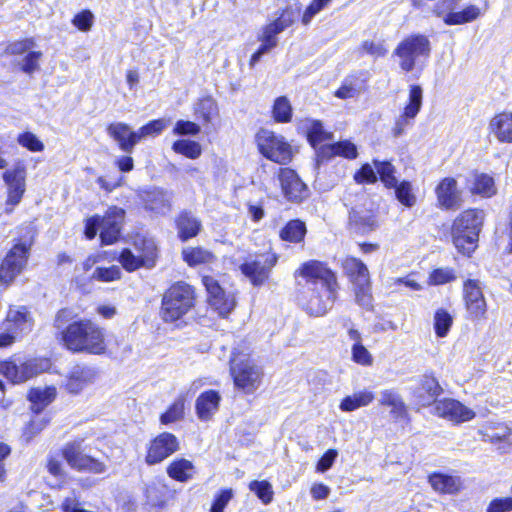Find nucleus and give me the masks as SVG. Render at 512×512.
I'll return each mask as SVG.
<instances>
[{"instance_id": "obj_17", "label": "nucleus", "mask_w": 512, "mask_h": 512, "mask_svg": "<svg viewBox=\"0 0 512 512\" xmlns=\"http://www.w3.org/2000/svg\"><path fill=\"white\" fill-rule=\"evenodd\" d=\"M25 178L26 167L21 161L4 172L3 180L8 189L7 205L15 206L20 203L25 192Z\"/></svg>"}, {"instance_id": "obj_54", "label": "nucleus", "mask_w": 512, "mask_h": 512, "mask_svg": "<svg viewBox=\"0 0 512 512\" xmlns=\"http://www.w3.org/2000/svg\"><path fill=\"white\" fill-rule=\"evenodd\" d=\"M17 142L31 152H41L44 150L43 142L34 133L29 131L19 134Z\"/></svg>"}, {"instance_id": "obj_15", "label": "nucleus", "mask_w": 512, "mask_h": 512, "mask_svg": "<svg viewBox=\"0 0 512 512\" xmlns=\"http://www.w3.org/2000/svg\"><path fill=\"white\" fill-rule=\"evenodd\" d=\"M43 370L42 362L37 359L19 361V363L13 360L0 363V374L13 384L25 382Z\"/></svg>"}, {"instance_id": "obj_49", "label": "nucleus", "mask_w": 512, "mask_h": 512, "mask_svg": "<svg viewBox=\"0 0 512 512\" xmlns=\"http://www.w3.org/2000/svg\"><path fill=\"white\" fill-rule=\"evenodd\" d=\"M373 163L377 170V173L380 176L381 181L385 184V186L388 188L396 186L397 179L394 176V166L387 161L374 160Z\"/></svg>"}, {"instance_id": "obj_19", "label": "nucleus", "mask_w": 512, "mask_h": 512, "mask_svg": "<svg viewBox=\"0 0 512 512\" xmlns=\"http://www.w3.org/2000/svg\"><path fill=\"white\" fill-rule=\"evenodd\" d=\"M125 218V210L116 206L110 207L101 217L100 238L102 244L110 245L120 237V231Z\"/></svg>"}, {"instance_id": "obj_29", "label": "nucleus", "mask_w": 512, "mask_h": 512, "mask_svg": "<svg viewBox=\"0 0 512 512\" xmlns=\"http://www.w3.org/2000/svg\"><path fill=\"white\" fill-rule=\"evenodd\" d=\"M341 266L352 284L368 282L370 278L368 268L360 259L347 256L341 260Z\"/></svg>"}, {"instance_id": "obj_45", "label": "nucleus", "mask_w": 512, "mask_h": 512, "mask_svg": "<svg viewBox=\"0 0 512 512\" xmlns=\"http://www.w3.org/2000/svg\"><path fill=\"white\" fill-rule=\"evenodd\" d=\"M471 191L483 197H491L496 193L493 178L487 174L476 175Z\"/></svg>"}, {"instance_id": "obj_52", "label": "nucleus", "mask_w": 512, "mask_h": 512, "mask_svg": "<svg viewBox=\"0 0 512 512\" xmlns=\"http://www.w3.org/2000/svg\"><path fill=\"white\" fill-rule=\"evenodd\" d=\"M184 415V400L177 399L165 413L160 416V422L163 425H168L180 420Z\"/></svg>"}, {"instance_id": "obj_14", "label": "nucleus", "mask_w": 512, "mask_h": 512, "mask_svg": "<svg viewBox=\"0 0 512 512\" xmlns=\"http://www.w3.org/2000/svg\"><path fill=\"white\" fill-rule=\"evenodd\" d=\"M179 449V441L174 434L169 432L160 433L147 445L145 462L148 465L159 464Z\"/></svg>"}, {"instance_id": "obj_44", "label": "nucleus", "mask_w": 512, "mask_h": 512, "mask_svg": "<svg viewBox=\"0 0 512 512\" xmlns=\"http://www.w3.org/2000/svg\"><path fill=\"white\" fill-rule=\"evenodd\" d=\"M356 303L366 310L373 308V297L371 293V282H357L353 284Z\"/></svg>"}, {"instance_id": "obj_5", "label": "nucleus", "mask_w": 512, "mask_h": 512, "mask_svg": "<svg viewBox=\"0 0 512 512\" xmlns=\"http://www.w3.org/2000/svg\"><path fill=\"white\" fill-rule=\"evenodd\" d=\"M431 47L429 39L422 34H413L404 38L395 48L393 56L398 58V64L401 70L411 72L417 61L421 58H427Z\"/></svg>"}, {"instance_id": "obj_3", "label": "nucleus", "mask_w": 512, "mask_h": 512, "mask_svg": "<svg viewBox=\"0 0 512 512\" xmlns=\"http://www.w3.org/2000/svg\"><path fill=\"white\" fill-rule=\"evenodd\" d=\"M194 305L195 293L192 286L177 282L163 294L159 315L165 323L180 326Z\"/></svg>"}, {"instance_id": "obj_42", "label": "nucleus", "mask_w": 512, "mask_h": 512, "mask_svg": "<svg viewBox=\"0 0 512 512\" xmlns=\"http://www.w3.org/2000/svg\"><path fill=\"white\" fill-rule=\"evenodd\" d=\"M218 114L216 101L211 97L200 99L195 105V115L204 123H209Z\"/></svg>"}, {"instance_id": "obj_16", "label": "nucleus", "mask_w": 512, "mask_h": 512, "mask_svg": "<svg viewBox=\"0 0 512 512\" xmlns=\"http://www.w3.org/2000/svg\"><path fill=\"white\" fill-rule=\"evenodd\" d=\"M202 283L208 294V302L220 316H227L235 307L233 294L227 293L212 276H204Z\"/></svg>"}, {"instance_id": "obj_60", "label": "nucleus", "mask_w": 512, "mask_h": 512, "mask_svg": "<svg viewBox=\"0 0 512 512\" xmlns=\"http://www.w3.org/2000/svg\"><path fill=\"white\" fill-rule=\"evenodd\" d=\"M42 53L39 51L29 52L21 62V69L27 74H31L39 68L38 61Z\"/></svg>"}, {"instance_id": "obj_32", "label": "nucleus", "mask_w": 512, "mask_h": 512, "mask_svg": "<svg viewBox=\"0 0 512 512\" xmlns=\"http://www.w3.org/2000/svg\"><path fill=\"white\" fill-rule=\"evenodd\" d=\"M178 234L182 241L195 237L200 229L201 222L191 212L183 211L176 220Z\"/></svg>"}, {"instance_id": "obj_40", "label": "nucleus", "mask_w": 512, "mask_h": 512, "mask_svg": "<svg viewBox=\"0 0 512 512\" xmlns=\"http://www.w3.org/2000/svg\"><path fill=\"white\" fill-rule=\"evenodd\" d=\"M306 226L300 220L289 221L280 231V238L283 241L299 243L304 239Z\"/></svg>"}, {"instance_id": "obj_48", "label": "nucleus", "mask_w": 512, "mask_h": 512, "mask_svg": "<svg viewBox=\"0 0 512 512\" xmlns=\"http://www.w3.org/2000/svg\"><path fill=\"white\" fill-rule=\"evenodd\" d=\"M395 188V196L397 200L406 207H412L416 204V195L413 193L412 185L408 181L397 183Z\"/></svg>"}, {"instance_id": "obj_51", "label": "nucleus", "mask_w": 512, "mask_h": 512, "mask_svg": "<svg viewBox=\"0 0 512 512\" xmlns=\"http://www.w3.org/2000/svg\"><path fill=\"white\" fill-rule=\"evenodd\" d=\"M118 262L128 272H133L144 267L143 259H141L139 255H135L128 248H125L120 252Z\"/></svg>"}, {"instance_id": "obj_21", "label": "nucleus", "mask_w": 512, "mask_h": 512, "mask_svg": "<svg viewBox=\"0 0 512 512\" xmlns=\"http://www.w3.org/2000/svg\"><path fill=\"white\" fill-rule=\"evenodd\" d=\"M279 180L282 191L289 201L301 202L308 197V188L297 173L290 168H281Z\"/></svg>"}, {"instance_id": "obj_23", "label": "nucleus", "mask_w": 512, "mask_h": 512, "mask_svg": "<svg viewBox=\"0 0 512 512\" xmlns=\"http://www.w3.org/2000/svg\"><path fill=\"white\" fill-rule=\"evenodd\" d=\"M442 387L438 380L430 375L422 376L417 385L412 389L413 398L419 406L435 405L436 398L442 393Z\"/></svg>"}, {"instance_id": "obj_46", "label": "nucleus", "mask_w": 512, "mask_h": 512, "mask_svg": "<svg viewBox=\"0 0 512 512\" xmlns=\"http://www.w3.org/2000/svg\"><path fill=\"white\" fill-rule=\"evenodd\" d=\"M172 149L178 154H182L190 159H197L202 153L201 145L192 140H177L173 143Z\"/></svg>"}, {"instance_id": "obj_27", "label": "nucleus", "mask_w": 512, "mask_h": 512, "mask_svg": "<svg viewBox=\"0 0 512 512\" xmlns=\"http://www.w3.org/2000/svg\"><path fill=\"white\" fill-rule=\"evenodd\" d=\"M336 155L345 157L347 159H355L358 155L357 147L349 140L339 141L330 145H324L318 152V159L319 161H324Z\"/></svg>"}, {"instance_id": "obj_25", "label": "nucleus", "mask_w": 512, "mask_h": 512, "mask_svg": "<svg viewBox=\"0 0 512 512\" xmlns=\"http://www.w3.org/2000/svg\"><path fill=\"white\" fill-rule=\"evenodd\" d=\"M221 396L216 390H208L201 393L196 399V414L201 421L210 420L218 411Z\"/></svg>"}, {"instance_id": "obj_35", "label": "nucleus", "mask_w": 512, "mask_h": 512, "mask_svg": "<svg viewBox=\"0 0 512 512\" xmlns=\"http://www.w3.org/2000/svg\"><path fill=\"white\" fill-rule=\"evenodd\" d=\"M429 483L431 484L435 491L446 494L456 493L461 486V481L459 477L443 473L431 474L429 476Z\"/></svg>"}, {"instance_id": "obj_4", "label": "nucleus", "mask_w": 512, "mask_h": 512, "mask_svg": "<svg viewBox=\"0 0 512 512\" xmlns=\"http://www.w3.org/2000/svg\"><path fill=\"white\" fill-rule=\"evenodd\" d=\"M483 221L484 212L478 209L464 210L454 219L451 237L459 252L469 255L475 250Z\"/></svg>"}, {"instance_id": "obj_12", "label": "nucleus", "mask_w": 512, "mask_h": 512, "mask_svg": "<svg viewBox=\"0 0 512 512\" xmlns=\"http://www.w3.org/2000/svg\"><path fill=\"white\" fill-rule=\"evenodd\" d=\"M34 327V318L28 307L23 305L9 306L1 329L8 330L16 336L17 341L28 335Z\"/></svg>"}, {"instance_id": "obj_36", "label": "nucleus", "mask_w": 512, "mask_h": 512, "mask_svg": "<svg viewBox=\"0 0 512 512\" xmlns=\"http://www.w3.org/2000/svg\"><path fill=\"white\" fill-rule=\"evenodd\" d=\"M56 397L54 387L32 388L29 391L28 399L31 402V409L35 413H40Z\"/></svg>"}, {"instance_id": "obj_55", "label": "nucleus", "mask_w": 512, "mask_h": 512, "mask_svg": "<svg viewBox=\"0 0 512 512\" xmlns=\"http://www.w3.org/2000/svg\"><path fill=\"white\" fill-rule=\"evenodd\" d=\"M308 141L313 147H316L319 143L330 138V134L327 133L320 121H313L307 131Z\"/></svg>"}, {"instance_id": "obj_43", "label": "nucleus", "mask_w": 512, "mask_h": 512, "mask_svg": "<svg viewBox=\"0 0 512 512\" xmlns=\"http://www.w3.org/2000/svg\"><path fill=\"white\" fill-rule=\"evenodd\" d=\"M292 106L290 101L285 96H280L275 99L272 115L276 122L278 123H288L292 119Z\"/></svg>"}, {"instance_id": "obj_33", "label": "nucleus", "mask_w": 512, "mask_h": 512, "mask_svg": "<svg viewBox=\"0 0 512 512\" xmlns=\"http://www.w3.org/2000/svg\"><path fill=\"white\" fill-rule=\"evenodd\" d=\"M375 399L373 391L364 389L355 391L352 395H348L342 399L339 409L343 412H352L361 407L370 405Z\"/></svg>"}, {"instance_id": "obj_53", "label": "nucleus", "mask_w": 512, "mask_h": 512, "mask_svg": "<svg viewBox=\"0 0 512 512\" xmlns=\"http://www.w3.org/2000/svg\"><path fill=\"white\" fill-rule=\"evenodd\" d=\"M122 272L119 266L97 267L91 278L100 282H112L121 278Z\"/></svg>"}, {"instance_id": "obj_9", "label": "nucleus", "mask_w": 512, "mask_h": 512, "mask_svg": "<svg viewBox=\"0 0 512 512\" xmlns=\"http://www.w3.org/2000/svg\"><path fill=\"white\" fill-rule=\"evenodd\" d=\"M62 456L72 469L79 472L101 474L107 469L105 463L85 453L83 440H74L65 444Z\"/></svg>"}, {"instance_id": "obj_2", "label": "nucleus", "mask_w": 512, "mask_h": 512, "mask_svg": "<svg viewBox=\"0 0 512 512\" xmlns=\"http://www.w3.org/2000/svg\"><path fill=\"white\" fill-rule=\"evenodd\" d=\"M72 318L69 309L58 311L54 326L62 329L61 335L64 345L73 352H87L90 354H103L106 350L105 331L90 320H79L65 324Z\"/></svg>"}, {"instance_id": "obj_63", "label": "nucleus", "mask_w": 512, "mask_h": 512, "mask_svg": "<svg viewBox=\"0 0 512 512\" xmlns=\"http://www.w3.org/2000/svg\"><path fill=\"white\" fill-rule=\"evenodd\" d=\"M512 511V497L495 498L488 507L487 512H510Z\"/></svg>"}, {"instance_id": "obj_31", "label": "nucleus", "mask_w": 512, "mask_h": 512, "mask_svg": "<svg viewBox=\"0 0 512 512\" xmlns=\"http://www.w3.org/2000/svg\"><path fill=\"white\" fill-rule=\"evenodd\" d=\"M490 128L500 142L511 143L512 113L503 112L495 115L490 122Z\"/></svg>"}, {"instance_id": "obj_20", "label": "nucleus", "mask_w": 512, "mask_h": 512, "mask_svg": "<svg viewBox=\"0 0 512 512\" xmlns=\"http://www.w3.org/2000/svg\"><path fill=\"white\" fill-rule=\"evenodd\" d=\"M138 197L147 211L156 215H165L171 208V193L160 188L142 189Z\"/></svg>"}, {"instance_id": "obj_26", "label": "nucleus", "mask_w": 512, "mask_h": 512, "mask_svg": "<svg viewBox=\"0 0 512 512\" xmlns=\"http://www.w3.org/2000/svg\"><path fill=\"white\" fill-rule=\"evenodd\" d=\"M96 373L94 369L86 366L77 365L73 367L66 380V389L70 393H78L85 386L92 383L95 379Z\"/></svg>"}, {"instance_id": "obj_41", "label": "nucleus", "mask_w": 512, "mask_h": 512, "mask_svg": "<svg viewBox=\"0 0 512 512\" xmlns=\"http://www.w3.org/2000/svg\"><path fill=\"white\" fill-rule=\"evenodd\" d=\"M183 259L189 266L210 263L213 260V254L202 247H187L182 251Z\"/></svg>"}, {"instance_id": "obj_62", "label": "nucleus", "mask_w": 512, "mask_h": 512, "mask_svg": "<svg viewBox=\"0 0 512 512\" xmlns=\"http://www.w3.org/2000/svg\"><path fill=\"white\" fill-rule=\"evenodd\" d=\"M48 422L49 420L45 417H39L31 420L24 432L26 440L30 441L34 436L40 433L46 427Z\"/></svg>"}, {"instance_id": "obj_39", "label": "nucleus", "mask_w": 512, "mask_h": 512, "mask_svg": "<svg viewBox=\"0 0 512 512\" xmlns=\"http://www.w3.org/2000/svg\"><path fill=\"white\" fill-rule=\"evenodd\" d=\"M480 15V9L475 5L465 7L462 11H450L443 16V21L447 25H461L477 19Z\"/></svg>"}, {"instance_id": "obj_64", "label": "nucleus", "mask_w": 512, "mask_h": 512, "mask_svg": "<svg viewBox=\"0 0 512 512\" xmlns=\"http://www.w3.org/2000/svg\"><path fill=\"white\" fill-rule=\"evenodd\" d=\"M233 496L231 489L222 490L214 499L210 512H223Z\"/></svg>"}, {"instance_id": "obj_58", "label": "nucleus", "mask_w": 512, "mask_h": 512, "mask_svg": "<svg viewBox=\"0 0 512 512\" xmlns=\"http://www.w3.org/2000/svg\"><path fill=\"white\" fill-rule=\"evenodd\" d=\"M330 2L331 0H313L303 13V24L308 25L313 17L323 10Z\"/></svg>"}, {"instance_id": "obj_56", "label": "nucleus", "mask_w": 512, "mask_h": 512, "mask_svg": "<svg viewBox=\"0 0 512 512\" xmlns=\"http://www.w3.org/2000/svg\"><path fill=\"white\" fill-rule=\"evenodd\" d=\"M352 360L362 366H370L373 363V357L362 343H354L351 349Z\"/></svg>"}, {"instance_id": "obj_30", "label": "nucleus", "mask_w": 512, "mask_h": 512, "mask_svg": "<svg viewBox=\"0 0 512 512\" xmlns=\"http://www.w3.org/2000/svg\"><path fill=\"white\" fill-rule=\"evenodd\" d=\"M107 134L117 143L119 149L125 153H132L130 140V126L124 122L110 123L106 128Z\"/></svg>"}, {"instance_id": "obj_28", "label": "nucleus", "mask_w": 512, "mask_h": 512, "mask_svg": "<svg viewBox=\"0 0 512 512\" xmlns=\"http://www.w3.org/2000/svg\"><path fill=\"white\" fill-rule=\"evenodd\" d=\"M379 404L390 407V415L399 420L407 416V407L401 395L395 389H385L380 392Z\"/></svg>"}, {"instance_id": "obj_11", "label": "nucleus", "mask_w": 512, "mask_h": 512, "mask_svg": "<svg viewBox=\"0 0 512 512\" xmlns=\"http://www.w3.org/2000/svg\"><path fill=\"white\" fill-rule=\"evenodd\" d=\"M278 257L274 253L256 255L240 265V270L253 286H262L269 278L272 268L276 265Z\"/></svg>"}, {"instance_id": "obj_50", "label": "nucleus", "mask_w": 512, "mask_h": 512, "mask_svg": "<svg viewBox=\"0 0 512 512\" xmlns=\"http://www.w3.org/2000/svg\"><path fill=\"white\" fill-rule=\"evenodd\" d=\"M249 489L256 494L263 504H269L273 500L272 485L266 480L250 482Z\"/></svg>"}, {"instance_id": "obj_57", "label": "nucleus", "mask_w": 512, "mask_h": 512, "mask_svg": "<svg viewBox=\"0 0 512 512\" xmlns=\"http://www.w3.org/2000/svg\"><path fill=\"white\" fill-rule=\"evenodd\" d=\"M456 279L455 273L451 268H438L430 273L429 280L433 285H443Z\"/></svg>"}, {"instance_id": "obj_34", "label": "nucleus", "mask_w": 512, "mask_h": 512, "mask_svg": "<svg viewBox=\"0 0 512 512\" xmlns=\"http://www.w3.org/2000/svg\"><path fill=\"white\" fill-rule=\"evenodd\" d=\"M166 472L170 478L176 481L187 482L193 478L195 467L191 461L178 458L167 466Z\"/></svg>"}, {"instance_id": "obj_6", "label": "nucleus", "mask_w": 512, "mask_h": 512, "mask_svg": "<svg viewBox=\"0 0 512 512\" xmlns=\"http://www.w3.org/2000/svg\"><path fill=\"white\" fill-rule=\"evenodd\" d=\"M230 373L234 385L245 394L254 393L261 385L263 371L251 359L233 357L230 360Z\"/></svg>"}, {"instance_id": "obj_10", "label": "nucleus", "mask_w": 512, "mask_h": 512, "mask_svg": "<svg viewBox=\"0 0 512 512\" xmlns=\"http://www.w3.org/2000/svg\"><path fill=\"white\" fill-rule=\"evenodd\" d=\"M484 285L479 279H466L463 283V301L468 318L482 320L486 318L487 302L483 294Z\"/></svg>"}, {"instance_id": "obj_37", "label": "nucleus", "mask_w": 512, "mask_h": 512, "mask_svg": "<svg viewBox=\"0 0 512 512\" xmlns=\"http://www.w3.org/2000/svg\"><path fill=\"white\" fill-rule=\"evenodd\" d=\"M292 23L293 18L291 13L284 11L280 17L263 28L262 35L259 37V39H266L277 45L278 41L276 36L288 28Z\"/></svg>"}, {"instance_id": "obj_18", "label": "nucleus", "mask_w": 512, "mask_h": 512, "mask_svg": "<svg viewBox=\"0 0 512 512\" xmlns=\"http://www.w3.org/2000/svg\"><path fill=\"white\" fill-rule=\"evenodd\" d=\"M437 205L443 210H457L463 204L462 191L452 177L442 179L435 188Z\"/></svg>"}, {"instance_id": "obj_38", "label": "nucleus", "mask_w": 512, "mask_h": 512, "mask_svg": "<svg viewBox=\"0 0 512 512\" xmlns=\"http://www.w3.org/2000/svg\"><path fill=\"white\" fill-rule=\"evenodd\" d=\"M135 248L139 252V256L143 259L145 268L155 266L157 258V245L152 238H141L135 241Z\"/></svg>"}, {"instance_id": "obj_59", "label": "nucleus", "mask_w": 512, "mask_h": 512, "mask_svg": "<svg viewBox=\"0 0 512 512\" xmlns=\"http://www.w3.org/2000/svg\"><path fill=\"white\" fill-rule=\"evenodd\" d=\"M168 126V121L165 119H156L151 120L147 124L143 125V131L145 133L146 138L148 137H156L160 135L163 130Z\"/></svg>"}, {"instance_id": "obj_24", "label": "nucleus", "mask_w": 512, "mask_h": 512, "mask_svg": "<svg viewBox=\"0 0 512 512\" xmlns=\"http://www.w3.org/2000/svg\"><path fill=\"white\" fill-rule=\"evenodd\" d=\"M348 228L358 235H366L377 228L375 215L364 208H353L349 212Z\"/></svg>"}, {"instance_id": "obj_61", "label": "nucleus", "mask_w": 512, "mask_h": 512, "mask_svg": "<svg viewBox=\"0 0 512 512\" xmlns=\"http://www.w3.org/2000/svg\"><path fill=\"white\" fill-rule=\"evenodd\" d=\"M200 132V126L191 121L178 120L174 126L175 135H197Z\"/></svg>"}, {"instance_id": "obj_13", "label": "nucleus", "mask_w": 512, "mask_h": 512, "mask_svg": "<svg viewBox=\"0 0 512 512\" xmlns=\"http://www.w3.org/2000/svg\"><path fill=\"white\" fill-rule=\"evenodd\" d=\"M423 90L419 85H411L409 89L408 102L403 112L396 118L392 134L394 137L402 136L408 127L413 125V121L422 107Z\"/></svg>"}, {"instance_id": "obj_7", "label": "nucleus", "mask_w": 512, "mask_h": 512, "mask_svg": "<svg viewBox=\"0 0 512 512\" xmlns=\"http://www.w3.org/2000/svg\"><path fill=\"white\" fill-rule=\"evenodd\" d=\"M256 143L259 152L267 159L285 165L293 158L291 145L281 135L273 131L261 129L256 134Z\"/></svg>"}, {"instance_id": "obj_22", "label": "nucleus", "mask_w": 512, "mask_h": 512, "mask_svg": "<svg viewBox=\"0 0 512 512\" xmlns=\"http://www.w3.org/2000/svg\"><path fill=\"white\" fill-rule=\"evenodd\" d=\"M434 413L439 417L457 423L469 421L475 417L474 411L464 406L461 402L450 398L435 402Z\"/></svg>"}, {"instance_id": "obj_1", "label": "nucleus", "mask_w": 512, "mask_h": 512, "mask_svg": "<svg viewBox=\"0 0 512 512\" xmlns=\"http://www.w3.org/2000/svg\"><path fill=\"white\" fill-rule=\"evenodd\" d=\"M304 283L299 281L297 300L311 316H323L334 305L338 290L336 275L324 263L310 260L297 271Z\"/></svg>"}, {"instance_id": "obj_8", "label": "nucleus", "mask_w": 512, "mask_h": 512, "mask_svg": "<svg viewBox=\"0 0 512 512\" xmlns=\"http://www.w3.org/2000/svg\"><path fill=\"white\" fill-rule=\"evenodd\" d=\"M32 240H19L8 251L0 265V282L10 285L27 265Z\"/></svg>"}, {"instance_id": "obj_47", "label": "nucleus", "mask_w": 512, "mask_h": 512, "mask_svg": "<svg viewBox=\"0 0 512 512\" xmlns=\"http://www.w3.org/2000/svg\"><path fill=\"white\" fill-rule=\"evenodd\" d=\"M453 323L452 316L447 310L440 308L434 315V330L438 337L443 338L447 336Z\"/></svg>"}]
</instances>
